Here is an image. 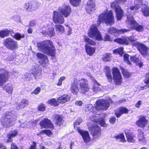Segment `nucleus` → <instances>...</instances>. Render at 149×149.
I'll return each mask as SVG.
<instances>
[{"mask_svg": "<svg viewBox=\"0 0 149 149\" xmlns=\"http://www.w3.org/2000/svg\"><path fill=\"white\" fill-rule=\"evenodd\" d=\"M63 116L62 115L54 114V119L55 121V125L59 127L63 125L64 121V120L63 119Z\"/></svg>", "mask_w": 149, "mask_h": 149, "instance_id": "nucleus-20", "label": "nucleus"}, {"mask_svg": "<svg viewBox=\"0 0 149 149\" xmlns=\"http://www.w3.org/2000/svg\"><path fill=\"white\" fill-rule=\"evenodd\" d=\"M80 123L78 120H76L74 123V128L81 136L84 141L87 143L90 141V136L88 131H83L80 129V127L77 126L79 125Z\"/></svg>", "mask_w": 149, "mask_h": 149, "instance_id": "nucleus-7", "label": "nucleus"}, {"mask_svg": "<svg viewBox=\"0 0 149 149\" xmlns=\"http://www.w3.org/2000/svg\"><path fill=\"white\" fill-rule=\"evenodd\" d=\"M47 130H41L39 132L40 134H46V131Z\"/></svg>", "mask_w": 149, "mask_h": 149, "instance_id": "nucleus-60", "label": "nucleus"}, {"mask_svg": "<svg viewBox=\"0 0 149 149\" xmlns=\"http://www.w3.org/2000/svg\"><path fill=\"white\" fill-rule=\"evenodd\" d=\"M130 31V30L125 29H117V34H123Z\"/></svg>", "mask_w": 149, "mask_h": 149, "instance_id": "nucleus-49", "label": "nucleus"}, {"mask_svg": "<svg viewBox=\"0 0 149 149\" xmlns=\"http://www.w3.org/2000/svg\"><path fill=\"white\" fill-rule=\"evenodd\" d=\"M29 104V100L26 99H22L21 102L16 106V108L18 110H20L26 107Z\"/></svg>", "mask_w": 149, "mask_h": 149, "instance_id": "nucleus-24", "label": "nucleus"}, {"mask_svg": "<svg viewBox=\"0 0 149 149\" xmlns=\"http://www.w3.org/2000/svg\"><path fill=\"white\" fill-rule=\"evenodd\" d=\"M125 101L126 99H125L120 100L118 101V103L119 104H121V103H123L124 102H125Z\"/></svg>", "mask_w": 149, "mask_h": 149, "instance_id": "nucleus-62", "label": "nucleus"}, {"mask_svg": "<svg viewBox=\"0 0 149 149\" xmlns=\"http://www.w3.org/2000/svg\"><path fill=\"white\" fill-rule=\"evenodd\" d=\"M131 62L135 63L136 65H138L140 68L143 66V63L142 62L139 58L135 55L131 56L130 58Z\"/></svg>", "mask_w": 149, "mask_h": 149, "instance_id": "nucleus-25", "label": "nucleus"}, {"mask_svg": "<svg viewBox=\"0 0 149 149\" xmlns=\"http://www.w3.org/2000/svg\"><path fill=\"white\" fill-rule=\"evenodd\" d=\"M85 111L86 112H92L93 113L95 111V107L91 104H88L85 105L84 107Z\"/></svg>", "mask_w": 149, "mask_h": 149, "instance_id": "nucleus-35", "label": "nucleus"}, {"mask_svg": "<svg viewBox=\"0 0 149 149\" xmlns=\"http://www.w3.org/2000/svg\"><path fill=\"white\" fill-rule=\"evenodd\" d=\"M114 138L116 139H120V141L123 143H125L126 141L124 135L123 133H120L119 134L115 136H114Z\"/></svg>", "mask_w": 149, "mask_h": 149, "instance_id": "nucleus-39", "label": "nucleus"}, {"mask_svg": "<svg viewBox=\"0 0 149 149\" xmlns=\"http://www.w3.org/2000/svg\"><path fill=\"white\" fill-rule=\"evenodd\" d=\"M107 32L110 34L117 33V29L113 27H110L108 29Z\"/></svg>", "mask_w": 149, "mask_h": 149, "instance_id": "nucleus-43", "label": "nucleus"}, {"mask_svg": "<svg viewBox=\"0 0 149 149\" xmlns=\"http://www.w3.org/2000/svg\"><path fill=\"white\" fill-rule=\"evenodd\" d=\"M14 33L13 30H9L8 29L0 30V37L1 38H4L8 37L9 34H14Z\"/></svg>", "mask_w": 149, "mask_h": 149, "instance_id": "nucleus-26", "label": "nucleus"}, {"mask_svg": "<svg viewBox=\"0 0 149 149\" xmlns=\"http://www.w3.org/2000/svg\"><path fill=\"white\" fill-rule=\"evenodd\" d=\"M144 83L146 84L143 86H140V90H144L149 88V72L145 75V78L144 80Z\"/></svg>", "mask_w": 149, "mask_h": 149, "instance_id": "nucleus-29", "label": "nucleus"}, {"mask_svg": "<svg viewBox=\"0 0 149 149\" xmlns=\"http://www.w3.org/2000/svg\"><path fill=\"white\" fill-rule=\"evenodd\" d=\"M110 106V103L107 100L102 99L96 102L95 109L98 110H107Z\"/></svg>", "mask_w": 149, "mask_h": 149, "instance_id": "nucleus-10", "label": "nucleus"}, {"mask_svg": "<svg viewBox=\"0 0 149 149\" xmlns=\"http://www.w3.org/2000/svg\"><path fill=\"white\" fill-rule=\"evenodd\" d=\"M7 137H8L7 141V143H10L12 142L13 140V137H11L9 135H8V134L7 135Z\"/></svg>", "mask_w": 149, "mask_h": 149, "instance_id": "nucleus-54", "label": "nucleus"}, {"mask_svg": "<svg viewBox=\"0 0 149 149\" xmlns=\"http://www.w3.org/2000/svg\"><path fill=\"white\" fill-rule=\"evenodd\" d=\"M47 103L54 107H56L59 105L58 100L55 98L49 100L47 101Z\"/></svg>", "mask_w": 149, "mask_h": 149, "instance_id": "nucleus-37", "label": "nucleus"}, {"mask_svg": "<svg viewBox=\"0 0 149 149\" xmlns=\"http://www.w3.org/2000/svg\"><path fill=\"white\" fill-rule=\"evenodd\" d=\"M135 6V10H137L140 8V7L139 5L136 4L134 5Z\"/></svg>", "mask_w": 149, "mask_h": 149, "instance_id": "nucleus-61", "label": "nucleus"}, {"mask_svg": "<svg viewBox=\"0 0 149 149\" xmlns=\"http://www.w3.org/2000/svg\"><path fill=\"white\" fill-rule=\"evenodd\" d=\"M91 133L93 139H97L99 138L102 134V130L99 126L95 125L90 127Z\"/></svg>", "mask_w": 149, "mask_h": 149, "instance_id": "nucleus-12", "label": "nucleus"}, {"mask_svg": "<svg viewBox=\"0 0 149 149\" xmlns=\"http://www.w3.org/2000/svg\"><path fill=\"white\" fill-rule=\"evenodd\" d=\"M129 56H130L129 54H125L123 55L124 61L126 62L128 65H132V64L129 60Z\"/></svg>", "mask_w": 149, "mask_h": 149, "instance_id": "nucleus-44", "label": "nucleus"}, {"mask_svg": "<svg viewBox=\"0 0 149 149\" xmlns=\"http://www.w3.org/2000/svg\"><path fill=\"white\" fill-rule=\"evenodd\" d=\"M124 132L127 141L130 143H134L135 141L134 139L135 135L131 132L130 130L126 129Z\"/></svg>", "mask_w": 149, "mask_h": 149, "instance_id": "nucleus-21", "label": "nucleus"}, {"mask_svg": "<svg viewBox=\"0 0 149 149\" xmlns=\"http://www.w3.org/2000/svg\"><path fill=\"white\" fill-rule=\"evenodd\" d=\"M38 46L44 53L52 57H55L56 49L51 41L49 40L43 41L38 43Z\"/></svg>", "mask_w": 149, "mask_h": 149, "instance_id": "nucleus-5", "label": "nucleus"}, {"mask_svg": "<svg viewBox=\"0 0 149 149\" xmlns=\"http://www.w3.org/2000/svg\"><path fill=\"white\" fill-rule=\"evenodd\" d=\"M142 104V101L141 100H139L138 102L135 104V106L137 108H139L140 106Z\"/></svg>", "mask_w": 149, "mask_h": 149, "instance_id": "nucleus-55", "label": "nucleus"}, {"mask_svg": "<svg viewBox=\"0 0 149 149\" xmlns=\"http://www.w3.org/2000/svg\"><path fill=\"white\" fill-rule=\"evenodd\" d=\"M100 125L102 127H105L107 125L105 121L103 119L101 120L99 122Z\"/></svg>", "mask_w": 149, "mask_h": 149, "instance_id": "nucleus-53", "label": "nucleus"}, {"mask_svg": "<svg viewBox=\"0 0 149 149\" xmlns=\"http://www.w3.org/2000/svg\"><path fill=\"white\" fill-rule=\"evenodd\" d=\"M41 33L44 35H48L51 37L54 36L55 34L54 29L53 27L49 28L47 31L46 30H42Z\"/></svg>", "mask_w": 149, "mask_h": 149, "instance_id": "nucleus-28", "label": "nucleus"}, {"mask_svg": "<svg viewBox=\"0 0 149 149\" xmlns=\"http://www.w3.org/2000/svg\"><path fill=\"white\" fill-rule=\"evenodd\" d=\"M79 81V88L78 86V80L76 78L74 79L73 82L71 84L70 90L73 95H77L79 92V89L81 93L84 94L89 91L90 87L87 79L81 78Z\"/></svg>", "mask_w": 149, "mask_h": 149, "instance_id": "nucleus-3", "label": "nucleus"}, {"mask_svg": "<svg viewBox=\"0 0 149 149\" xmlns=\"http://www.w3.org/2000/svg\"><path fill=\"white\" fill-rule=\"evenodd\" d=\"M0 86H2L7 82L9 78L10 72L3 68H0Z\"/></svg>", "mask_w": 149, "mask_h": 149, "instance_id": "nucleus-13", "label": "nucleus"}, {"mask_svg": "<svg viewBox=\"0 0 149 149\" xmlns=\"http://www.w3.org/2000/svg\"><path fill=\"white\" fill-rule=\"evenodd\" d=\"M3 89L8 93L12 94L13 90V88L12 85L10 83H8L3 87Z\"/></svg>", "mask_w": 149, "mask_h": 149, "instance_id": "nucleus-32", "label": "nucleus"}, {"mask_svg": "<svg viewBox=\"0 0 149 149\" xmlns=\"http://www.w3.org/2000/svg\"><path fill=\"white\" fill-rule=\"evenodd\" d=\"M72 10L70 7L68 5H66L63 8L60 9V12L65 17H67L71 13Z\"/></svg>", "mask_w": 149, "mask_h": 149, "instance_id": "nucleus-23", "label": "nucleus"}, {"mask_svg": "<svg viewBox=\"0 0 149 149\" xmlns=\"http://www.w3.org/2000/svg\"><path fill=\"white\" fill-rule=\"evenodd\" d=\"M139 141L141 143H144L146 142V138L144 136L143 132L140 130L138 135Z\"/></svg>", "mask_w": 149, "mask_h": 149, "instance_id": "nucleus-33", "label": "nucleus"}, {"mask_svg": "<svg viewBox=\"0 0 149 149\" xmlns=\"http://www.w3.org/2000/svg\"><path fill=\"white\" fill-rule=\"evenodd\" d=\"M38 59H40L39 63L43 67H45L49 63V60L47 57L41 53L38 52L36 54Z\"/></svg>", "mask_w": 149, "mask_h": 149, "instance_id": "nucleus-14", "label": "nucleus"}, {"mask_svg": "<svg viewBox=\"0 0 149 149\" xmlns=\"http://www.w3.org/2000/svg\"><path fill=\"white\" fill-rule=\"evenodd\" d=\"M111 54L110 53H107L105 55L103 56L102 58V60L104 61H110L109 58H110V55Z\"/></svg>", "mask_w": 149, "mask_h": 149, "instance_id": "nucleus-47", "label": "nucleus"}, {"mask_svg": "<svg viewBox=\"0 0 149 149\" xmlns=\"http://www.w3.org/2000/svg\"><path fill=\"white\" fill-rule=\"evenodd\" d=\"M32 29H31V28H29L27 30V32L29 34H31L32 32Z\"/></svg>", "mask_w": 149, "mask_h": 149, "instance_id": "nucleus-63", "label": "nucleus"}, {"mask_svg": "<svg viewBox=\"0 0 149 149\" xmlns=\"http://www.w3.org/2000/svg\"><path fill=\"white\" fill-rule=\"evenodd\" d=\"M120 69L121 70L122 74L125 78H128L132 75L131 73L128 72L127 70L123 68L120 67Z\"/></svg>", "mask_w": 149, "mask_h": 149, "instance_id": "nucleus-36", "label": "nucleus"}, {"mask_svg": "<svg viewBox=\"0 0 149 149\" xmlns=\"http://www.w3.org/2000/svg\"><path fill=\"white\" fill-rule=\"evenodd\" d=\"M34 71L32 72V74L33 75V76H36L38 74V72L36 69H34Z\"/></svg>", "mask_w": 149, "mask_h": 149, "instance_id": "nucleus-59", "label": "nucleus"}, {"mask_svg": "<svg viewBox=\"0 0 149 149\" xmlns=\"http://www.w3.org/2000/svg\"><path fill=\"white\" fill-rule=\"evenodd\" d=\"M84 42L86 43L85 45L88 46H94L96 45V42L93 40L88 38L87 36L84 35L83 36Z\"/></svg>", "mask_w": 149, "mask_h": 149, "instance_id": "nucleus-31", "label": "nucleus"}, {"mask_svg": "<svg viewBox=\"0 0 149 149\" xmlns=\"http://www.w3.org/2000/svg\"><path fill=\"white\" fill-rule=\"evenodd\" d=\"M115 22L114 16L111 10L104 11L99 15L97 21V25L93 24L91 26L88 32V36L91 38H95L98 41L103 40L104 42L112 41L111 36L107 33L105 34L103 39L97 26H99L102 23H104L107 25H111L114 24Z\"/></svg>", "mask_w": 149, "mask_h": 149, "instance_id": "nucleus-1", "label": "nucleus"}, {"mask_svg": "<svg viewBox=\"0 0 149 149\" xmlns=\"http://www.w3.org/2000/svg\"><path fill=\"white\" fill-rule=\"evenodd\" d=\"M3 44L7 49L13 51L16 50L18 47L17 42L10 38L4 40Z\"/></svg>", "mask_w": 149, "mask_h": 149, "instance_id": "nucleus-9", "label": "nucleus"}, {"mask_svg": "<svg viewBox=\"0 0 149 149\" xmlns=\"http://www.w3.org/2000/svg\"><path fill=\"white\" fill-rule=\"evenodd\" d=\"M130 111L125 107L121 106L115 111L114 115L117 118H120L123 114H128Z\"/></svg>", "mask_w": 149, "mask_h": 149, "instance_id": "nucleus-19", "label": "nucleus"}, {"mask_svg": "<svg viewBox=\"0 0 149 149\" xmlns=\"http://www.w3.org/2000/svg\"><path fill=\"white\" fill-rule=\"evenodd\" d=\"M39 6L37 3L34 5L33 3L31 1L25 3L24 5V7L26 11L31 12L36 10L38 8Z\"/></svg>", "mask_w": 149, "mask_h": 149, "instance_id": "nucleus-18", "label": "nucleus"}, {"mask_svg": "<svg viewBox=\"0 0 149 149\" xmlns=\"http://www.w3.org/2000/svg\"><path fill=\"white\" fill-rule=\"evenodd\" d=\"M128 22L130 23L131 26L130 28L131 30H135L139 32L142 31L143 30V27L142 25H140L134 19L133 17H130L127 18Z\"/></svg>", "mask_w": 149, "mask_h": 149, "instance_id": "nucleus-8", "label": "nucleus"}, {"mask_svg": "<svg viewBox=\"0 0 149 149\" xmlns=\"http://www.w3.org/2000/svg\"><path fill=\"white\" fill-rule=\"evenodd\" d=\"M95 2L93 0H88L86 7V10L88 13L90 14L95 10Z\"/></svg>", "mask_w": 149, "mask_h": 149, "instance_id": "nucleus-22", "label": "nucleus"}, {"mask_svg": "<svg viewBox=\"0 0 149 149\" xmlns=\"http://www.w3.org/2000/svg\"><path fill=\"white\" fill-rule=\"evenodd\" d=\"M41 90L40 88L38 87H37L34 91L33 92H32L31 93L34 94L36 95L38 94L40 92Z\"/></svg>", "mask_w": 149, "mask_h": 149, "instance_id": "nucleus-50", "label": "nucleus"}, {"mask_svg": "<svg viewBox=\"0 0 149 149\" xmlns=\"http://www.w3.org/2000/svg\"><path fill=\"white\" fill-rule=\"evenodd\" d=\"M114 41L118 44L128 45L130 43H132V46L137 47L138 50L143 56L147 55L148 47L144 44L139 42H134L135 40L131 37L123 36L122 38H116Z\"/></svg>", "mask_w": 149, "mask_h": 149, "instance_id": "nucleus-2", "label": "nucleus"}, {"mask_svg": "<svg viewBox=\"0 0 149 149\" xmlns=\"http://www.w3.org/2000/svg\"><path fill=\"white\" fill-rule=\"evenodd\" d=\"M116 120V118L113 116L110 118L109 122L111 124L113 125L115 123Z\"/></svg>", "mask_w": 149, "mask_h": 149, "instance_id": "nucleus-52", "label": "nucleus"}, {"mask_svg": "<svg viewBox=\"0 0 149 149\" xmlns=\"http://www.w3.org/2000/svg\"><path fill=\"white\" fill-rule=\"evenodd\" d=\"M113 52L115 54H118L122 56L124 53L123 48V47H119L114 49L113 51Z\"/></svg>", "mask_w": 149, "mask_h": 149, "instance_id": "nucleus-42", "label": "nucleus"}, {"mask_svg": "<svg viewBox=\"0 0 149 149\" xmlns=\"http://www.w3.org/2000/svg\"><path fill=\"white\" fill-rule=\"evenodd\" d=\"M10 116L8 113H6L3 115L1 122L2 124L6 128H9L13 126V120L10 118Z\"/></svg>", "mask_w": 149, "mask_h": 149, "instance_id": "nucleus-11", "label": "nucleus"}, {"mask_svg": "<svg viewBox=\"0 0 149 149\" xmlns=\"http://www.w3.org/2000/svg\"><path fill=\"white\" fill-rule=\"evenodd\" d=\"M46 107L43 103L40 104L38 106V110L40 111H43L46 109Z\"/></svg>", "mask_w": 149, "mask_h": 149, "instance_id": "nucleus-46", "label": "nucleus"}, {"mask_svg": "<svg viewBox=\"0 0 149 149\" xmlns=\"http://www.w3.org/2000/svg\"><path fill=\"white\" fill-rule=\"evenodd\" d=\"M141 12L144 16L147 17L149 16V6H145L141 8Z\"/></svg>", "mask_w": 149, "mask_h": 149, "instance_id": "nucleus-34", "label": "nucleus"}, {"mask_svg": "<svg viewBox=\"0 0 149 149\" xmlns=\"http://www.w3.org/2000/svg\"><path fill=\"white\" fill-rule=\"evenodd\" d=\"M8 135H9L12 137H15L18 135V131L17 130H13L10 133H8Z\"/></svg>", "mask_w": 149, "mask_h": 149, "instance_id": "nucleus-48", "label": "nucleus"}, {"mask_svg": "<svg viewBox=\"0 0 149 149\" xmlns=\"http://www.w3.org/2000/svg\"><path fill=\"white\" fill-rule=\"evenodd\" d=\"M41 129L50 128L53 129L54 126L51 121L47 118H44L39 123Z\"/></svg>", "mask_w": 149, "mask_h": 149, "instance_id": "nucleus-17", "label": "nucleus"}, {"mask_svg": "<svg viewBox=\"0 0 149 149\" xmlns=\"http://www.w3.org/2000/svg\"><path fill=\"white\" fill-rule=\"evenodd\" d=\"M85 48L87 54L90 56H92L95 52L96 48L95 47H92L86 45H85Z\"/></svg>", "mask_w": 149, "mask_h": 149, "instance_id": "nucleus-30", "label": "nucleus"}, {"mask_svg": "<svg viewBox=\"0 0 149 149\" xmlns=\"http://www.w3.org/2000/svg\"><path fill=\"white\" fill-rule=\"evenodd\" d=\"M105 75L109 82L112 83L113 78L115 84L116 86L120 85L122 83V77L120 71L116 68L114 67L112 68L113 78L109 67L108 66L104 68Z\"/></svg>", "mask_w": 149, "mask_h": 149, "instance_id": "nucleus-4", "label": "nucleus"}, {"mask_svg": "<svg viewBox=\"0 0 149 149\" xmlns=\"http://www.w3.org/2000/svg\"><path fill=\"white\" fill-rule=\"evenodd\" d=\"M70 97L68 94H64L57 98L59 103L63 104L70 100Z\"/></svg>", "mask_w": 149, "mask_h": 149, "instance_id": "nucleus-27", "label": "nucleus"}, {"mask_svg": "<svg viewBox=\"0 0 149 149\" xmlns=\"http://www.w3.org/2000/svg\"><path fill=\"white\" fill-rule=\"evenodd\" d=\"M53 20L55 24H63L64 23L65 20L63 17L60 14L58 11H53Z\"/></svg>", "mask_w": 149, "mask_h": 149, "instance_id": "nucleus-15", "label": "nucleus"}, {"mask_svg": "<svg viewBox=\"0 0 149 149\" xmlns=\"http://www.w3.org/2000/svg\"><path fill=\"white\" fill-rule=\"evenodd\" d=\"M10 36L16 40H20L22 38H24L25 36L24 34L22 35L19 33H16L13 36H12V34H11Z\"/></svg>", "mask_w": 149, "mask_h": 149, "instance_id": "nucleus-40", "label": "nucleus"}, {"mask_svg": "<svg viewBox=\"0 0 149 149\" xmlns=\"http://www.w3.org/2000/svg\"><path fill=\"white\" fill-rule=\"evenodd\" d=\"M36 24V22L34 21H31L29 23V25L31 26H34Z\"/></svg>", "mask_w": 149, "mask_h": 149, "instance_id": "nucleus-57", "label": "nucleus"}, {"mask_svg": "<svg viewBox=\"0 0 149 149\" xmlns=\"http://www.w3.org/2000/svg\"><path fill=\"white\" fill-rule=\"evenodd\" d=\"M62 82L59 79L58 82L57 84V85L58 86H60L62 84Z\"/></svg>", "mask_w": 149, "mask_h": 149, "instance_id": "nucleus-64", "label": "nucleus"}, {"mask_svg": "<svg viewBox=\"0 0 149 149\" xmlns=\"http://www.w3.org/2000/svg\"><path fill=\"white\" fill-rule=\"evenodd\" d=\"M81 1V0H70V3L72 6L75 7L78 6Z\"/></svg>", "mask_w": 149, "mask_h": 149, "instance_id": "nucleus-45", "label": "nucleus"}, {"mask_svg": "<svg viewBox=\"0 0 149 149\" xmlns=\"http://www.w3.org/2000/svg\"><path fill=\"white\" fill-rule=\"evenodd\" d=\"M55 26L56 31L60 32L61 33L64 32V28L63 26L60 24H57L55 25Z\"/></svg>", "mask_w": 149, "mask_h": 149, "instance_id": "nucleus-41", "label": "nucleus"}, {"mask_svg": "<svg viewBox=\"0 0 149 149\" xmlns=\"http://www.w3.org/2000/svg\"><path fill=\"white\" fill-rule=\"evenodd\" d=\"M0 149H7L6 146L3 143H0ZM10 149H18L17 147L14 143L11 144Z\"/></svg>", "mask_w": 149, "mask_h": 149, "instance_id": "nucleus-38", "label": "nucleus"}, {"mask_svg": "<svg viewBox=\"0 0 149 149\" xmlns=\"http://www.w3.org/2000/svg\"><path fill=\"white\" fill-rule=\"evenodd\" d=\"M32 143V145L30 146L29 149H37L36 142L33 141Z\"/></svg>", "mask_w": 149, "mask_h": 149, "instance_id": "nucleus-51", "label": "nucleus"}, {"mask_svg": "<svg viewBox=\"0 0 149 149\" xmlns=\"http://www.w3.org/2000/svg\"><path fill=\"white\" fill-rule=\"evenodd\" d=\"M127 0H115L111 3V8L114 10L116 13V17L117 20H120L124 16L123 11L121 9V7L117 4L124 3L127 1Z\"/></svg>", "mask_w": 149, "mask_h": 149, "instance_id": "nucleus-6", "label": "nucleus"}, {"mask_svg": "<svg viewBox=\"0 0 149 149\" xmlns=\"http://www.w3.org/2000/svg\"><path fill=\"white\" fill-rule=\"evenodd\" d=\"M148 120L146 116H140L139 119L136 122L135 124L139 127L144 128L147 125Z\"/></svg>", "mask_w": 149, "mask_h": 149, "instance_id": "nucleus-16", "label": "nucleus"}, {"mask_svg": "<svg viewBox=\"0 0 149 149\" xmlns=\"http://www.w3.org/2000/svg\"><path fill=\"white\" fill-rule=\"evenodd\" d=\"M45 134L47 136H50L51 135L53 134V133L50 130H47Z\"/></svg>", "mask_w": 149, "mask_h": 149, "instance_id": "nucleus-56", "label": "nucleus"}, {"mask_svg": "<svg viewBox=\"0 0 149 149\" xmlns=\"http://www.w3.org/2000/svg\"><path fill=\"white\" fill-rule=\"evenodd\" d=\"M83 104L82 102L81 101H76L75 102V104L79 106H81Z\"/></svg>", "mask_w": 149, "mask_h": 149, "instance_id": "nucleus-58", "label": "nucleus"}]
</instances>
